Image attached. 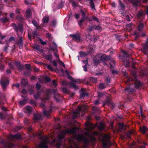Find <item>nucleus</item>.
Wrapping results in <instances>:
<instances>
[{"label": "nucleus", "mask_w": 148, "mask_h": 148, "mask_svg": "<svg viewBox=\"0 0 148 148\" xmlns=\"http://www.w3.org/2000/svg\"><path fill=\"white\" fill-rule=\"evenodd\" d=\"M75 137L77 141L83 142L84 145H87L89 142L88 137L81 134L76 135Z\"/></svg>", "instance_id": "obj_1"}, {"label": "nucleus", "mask_w": 148, "mask_h": 148, "mask_svg": "<svg viewBox=\"0 0 148 148\" xmlns=\"http://www.w3.org/2000/svg\"><path fill=\"white\" fill-rule=\"evenodd\" d=\"M11 26L13 27L15 31L17 33H18L19 31L21 34L23 33V27L22 25L19 24L17 25L16 24L14 23H11Z\"/></svg>", "instance_id": "obj_2"}, {"label": "nucleus", "mask_w": 148, "mask_h": 148, "mask_svg": "<svg viewBox=\"0 0 148 148\" xmlns=\"http://www.w3.org/2000/svg\"><path fill=\"white\" fill-rule=\"evenodd\" d=\"M0 82L2 89L3 90H5L7 87V86L8 85L9 83L8 79L5 77H3L1 80Z\"/></svg>", "instance_id": "obj_3"}, {"label": "nucleus", "mask_w": 148, "mask_h": 148, "mask_svg": "<svg viewBox=\"0 0 148 148\" xmlns=\"http://www.w3.org/2000/svg\"><path fill=\"white\" fill-rule=\"evenodd\" d=\"M130 74L132 76V78H129L127 79V82H130L134 80H137V76L136 75V72L135 70H133L131 71L130 72Z\"/></svg>", "instance_id": "obj_4"}, {"label": "nucleus", "mask_w": 148, "mask_h": 148, "mask_svg": "<svg viewBox=\"0 0 148 148\" xmlns=\"http://www.w3.org/2000/svg\"><path fill=\"white\" fill-rule=\"evenodd\" d=\"M1 144L3 145L4 148H10L14 146L13 144L5 142L4 140L3 139L0 141Z\"/></svg>", "instance_id": "obj_5"}, {"label": "nucleus", "mask_w": 148, "mask_h": 148, "mask_svg": "<svg viewBox=\"0 0 148 148\" xmlns=\"http://www.w3.org/2000/svg\"><path fill=\"white\" fill-rule=\"evenodd\" d=\"M122 53L123 54V55L122 56L123 58H126V66H129V62L128 60L129 58H130V55L128 54L125 51H123Z\"/></svg>", "instance_id": "obj_6"}, {"label": "nucleus", "mask_w": 148, "mask_h": 148, "mask_svg": "<svg viewBox=\"0 0 148 148\" xmlns=\"http://www.w3.org/2000/svg\"><path fill=\"white\" fill-rule=\"evenodd\" d=\"M71 37H72L73 40L77 42H79L81 41V36L79 34H71L70 35Z\"/></svg>", "instance_id": "obj_7"}, {"label": "nucleus", "mask_w": 148, "mask_h": 148, "mask_svg": "<svg viewBox=\"0 0 148 148\" xmlns=\"http://www.w3.org/2000/svg\"><path fill=\"white\" fill-rule=\"evenodd\" d=\"M52 111V109L51 107V106H49L48 107V110H44L43 113L45 116L48 117L50 116Z\"/></svg>", "instance_id": "obj_8"}, {"label": "nucleus", "mask_w": 148, "mask_h": 148, "mask_svg": "<svg viewBox=\"0 0 148 148\" xmlns=\"http://www.w3.org/2000/svg\"><path fill=\"white\" fill-rule=\"evenodd\" d=\"M110 58V56L104 55L101 56L100 60L102 62H107L109 60Z\"/></svg>", "instance_id": "obj_9"}, {"label": "nucleus", "mask_w": 148, "mask_h": 148, "mask_svg": "<svg viewBox=\"0 0 148 148\" xmlns=\"http://www.w3.org/2000/svg\"><path fill=\"white\" fill-rule=\"evenodd\" d=\"M51 94V91L49 90H47L45 92V95L44 97V99L46 100L50 98V95Z\"/></svg>", "instance_id": "obj_10"}, {"label": "nucleus", "mask_w": 148, "mask_h": 148, "mask_svg": "<svg viewBox=\"0 0 148 148\" xmlns=\"http://www.w3.org/2000/svg\"><path fill=\"white\" fill-rule=\"evenodd\" d=\"M78 129V127H75L72 129H68L66 130V132L70 134H74L76 132V130Z\"/></svg>", "instance_id": "obj_11"}, {"label": "nucleus", "mask_w": 148, "mask_h": 148, "mask_svg": "<svg viewBox=\"0 0 148 148\" xmlns=\"http://www.w3.org/2000/svg\"><path fill=\"white\" fill-rule=\"evenodd\" d=\"M134 81L135 82L134 83L135 86V87L136 88H139L142 86V84L141 82H140V81L138 80L137 79V80H134L132 81Z\"/></svg>", "instance_id": "obj_12"}, {"label": "nucleus", "mask_w": 148, "mask_h": 148, "mask_svg": "<svg viewBox=\"0 0 148 148\" xmlns=\"http://www.w3.org/2000/svg\"><path fill=\"white\" fill-rule=\"evenodd\" d=\"M138 143L141 145L138 146V148H145V146L148 145L146 142L143 141H139Z\"/></svg>", "instance_id": "obj_13"}, {"label": "nucleus", "mask_w": 148, "mask_h": 148, "mask_svg": "<svg viewBox=\"0 0 148 148\" xmlns=\"http://www.w3.org/2000/svg\"><path fill=\"white\" fill-rule=\"evenodd\" d=\"M87 17H82V19L78 22V24L79 26L81 27L82 25V23L85 21H87Z\"/></svg>", "instance_id": "obj_14"}, {"label": "nucleus", "mask_w": 148, "mask_h": 148, "mask_svg": "<svg viewBox=\"0 0 148 148\" xmlns=\"http://www.w3.org/2000/svg\"><path fill=\"white\" fill-rule=\"evenodd\" d=\"M98 130L100 131H103L105 128V125L103 123H100L97 125Z\"/></svg>", "instance_id": "obj_15"}, {"label": "nucleus", "mask_w": 148, "mask_h": 148, "mask_svg": "<svg viewBox=\"0 0 148 148\" xmlns=\"http://www.w3.org/2000/svg\"><path fill=\"white\" fill-rule=\"evenodd\" d=\"M34 117L35 120H40L41 119V115L39 113H35L34 114Z\"/></svg>", "instance_id": "obj_16"}, {"label": "nucleus", "mask_w": 148, "mask_h": 148, "mask_svg": "<svg viewBox=\"0 0 148 148\" xmlns=\"http://www.w3.org/2000/svg\"><path fill=\"white\" fill-rule=\"evenodd\" d=\"M25 14L26 18H30L32 16V13L30 9H28L26 11Z\"/></svg>", "instance_id": "obj_17"}, {"label": "nucleus", "mask_w": 148, "mask_h": 148, "mask_svg": "<svg viewBox=\"0 0 148 148\" xmlns=\"http://www.w3.org/2000/svg\"><path fill=\"white\" fill-rule=\"evenodd\" d=\"M19 40L17 42V44L19 45L20 47H22L23 46V40L22 36H20L19 37Z\"/></svg>", "instance_id": "obj_18"}, {"label": "nucleus", "mask_w": 148, "mask_h": 148, "mask_svg": "<svg viewBox=\"0 0 148 148\" xmlns=\"http://www.w3.org/2000/svg\"><path fill=\"white\" fill-rule=\"evenodd\" d=\"M137 32L136 31H135L134 32V33L133 34L134 35H135L134 37V40H136L138 39V38L139 37H140L142 33L141 32Z\"/></svg>", "instance_id": "obj_19"}, {"label": "nucleus", "mask_w": 148, "mask_h": 148, "mask_svg": "<svg viewBox=\"0 0 148 148\" xmlns=\"http://www.w3.org/2000/svg\"><path fill=\"white\" fill-rule=\"evenodd\" d=\"M54 98L55 100L58 102L60 100L61 97L58 93H55L54 95Z\"/></svg>", "instance_id": "obj_20"}, {"label": "nucleus", "mask_w": 148, "mask_h": 148, "mask_svg": "<svg viewBox=\"0 0 148 148\" xmlns=\"http://www.w3.org/2000/svg\"><path fill=\"white\" fill-rule=\"evenodd\" d=\"M125 92L127 91L128 92H133L135 91V89L133 88L128 87L124 89Z\"/></svg>", "instance_id": "obj_21"}, {"label": "nucleus", "mask_w": 148, "mask_h": 148, "mask_svg": "<svg viewBox=\"0 0 148 148\" xmlns=\"http://www.w3.org/2000/svg\"><path fill=\"white\" fill-rule=\"evenodd\" d=\"M143 51L145 53L148 52V38L145 45L143 47Z\"/></svg>", "instance_id": "obj_22"}, {"label": "nucleus", "mask_w": 148, "mask_h": 148, "mask_svg": "<svg viewBox=\"0 0 148 148\" xmlns=\"http://www.w3.org/2000/svg\"><path fill=\"white\" fill-rule=\"evenodd\" d=\"M147 130V128L145 126H143L140 128V131L143 134H145V133L146 131Z\"/></svg>", "instance_id": "obj_23"}, {"label": "nucleus", "mask_w": 148, "mask_h": 148, "mask_svg": "<svg viewBox=\"0 0 148 148\" xmlns=\"http://www.w3.org/2000/svg\"><path fill=\"white\" fill-rule=\"evenodd\" d=\"M132 3L133 6L134 7H136L138 6L139 3V0H134L132 1Z\"/></svg>", "instance_id": "obj_24"}, {"label": "nucleus", "mask_w": 148, "mask_h": 148, "mask_svg": "<svg viewBox=\"0 0 148 148\" xmlns=\"http://www.w3.org/2000/svg\"><path fill=\"white\" fill-rule=\"evenodd\" d=\"M79 54L81 57H85L87 56L88 54L90 53V52H87L88 53H86L85 52L83 51H80L79 52Z\"/></svg>", "instance_id": "obj_25"}, {"label": "nucleus", "mask_w": 148, "mask_h": 148, "mask_svg": "<svg viewBox=\"0 0 148 148\" xmlns=\"http://www.w3.org/2000/svg\"><path fill=\"white\" fill-rule=\"evenodd\" d=\"M144 27V25L142 23H140L138 26L137 27V30L139 32H142L143 31V29Z\"/></svg>", "instance_id": "obj_26"}, {"label": "nucleus", "mask_w": 148, "mask_h": 148, "mask_svg": "<svg viewBox=\"0 0 148 148\" xmlns=\"http://www.w3.org/2000/svg\"><path fill=\"white\" fill-rule=\"evenodd\" d=\"M119 6L121 9L120 10L124 11L125 10V7L124 5L120 1H119Z\"/></svg>", "instance_id": "obj_27"}, {"label": "nucleus", "mask_w": 148, "mask_h": 148, "mask_svg": "<svg viewBox=\"0 0 148 148\" xmlns=\"http://www.w3.org/2000/svg\"><path fill=\"white\" fill-rule=\"evenodd\" d=\"M99 88L101 90L105 89L106 87L105 84L104 83H100L99 85Z\"/></svg>", "instance_id": "obj_28"}, {"label": "nucleus", "mask_w": 148, "mask_h": 148, "mask_svg": "<svg viewBox=\"0 0 148 148\" xmlns=\"http://www.w3.org/2000/svg\"><path fill=\"white\" fill-rule=\"evenodd\" d=\"M97 82V79L95 77H90L88 79V82L95 83Z\"/></svg>", "instance_id": "obj_29"}, {"label": "nucleus", "mask_w": 148, "mask_h": 148, "mask_svg": "<svg viewBox=\"0 0 148 148\" xmlns=\"http://www.w3.org/2000/svg\"><path fill=\"white\" fill-rule=\"evenodd\" d=\"M99 57H96L93 59V62L94 64L96 65H97L99 62Z\"/></svg>", "instance_id": "obj_30"}, {"label": "nucleus", "mask_w": 148, "mask_h": 148, "mask_svg": "<svg viewBox=\"0 0 148 148\" xmlns=\"http://www.w3.org/2000/svg\"><path fill=\"white\" fill-rule=\"evenodd\" d=\"M39 148H48V147L46 145L45 142H43L40 144L39 145Z\"/></svg>", "instance_id": "obj_31"}, {"label": "nucleus", "mask_w": 148, "mask_h": 148, "mask_svg": "<svg viewBox=\"0 0 148 148\" xmlns=\"http://www.w3.org/2000/svg\"><path fill=\"white\" fill-rule=\"evenodd\" d=\"M108 141H105L104 140H103L102 144L103 145L102 148H108Z\"/></svg>", "instance_id": "obj_32"}, {"label": "nucleus", "mask_w": 148, "mask_h": 148, "mask_svg": "<svg viewBox=\"0 0 148 148\" xmlns=\"http://www.w3.org/2000/svg\"><path fill=\"white\" fill-rule=\"evenodd\" d=\"M26 112H28L29 113H30L32 112V109L31 107L27 106L25 108Z\"/></svg>", "instance_id": "obj_33"}, {"label": "nucleus", "mask_w": 148, "mask_h": 148, "mask_svg": "<svg viewBox=\"0 0 148 148\" xmlns=\"http://www.w3.org/2000/svg\"><path fill=\"white\" fill-rule=\"evenodd\" d=\"M132 134V131L130 130L128 132L125 133V135L127 138H131V135Z\"/></svg>", "instance_id": "obj_34"}, {"label": "nucleus", "mask_w": 148, "mask_h": 148, "mask_svg": "<svg viewBox=\"0 0 148 148\" xmlns=\"http://www.w3.org/2000/svg\"><path fill=\"white\" fill-rule=\"evenodd\" d=\"M49 21V16H45L43 18V23H48Z\"/></svg>", "instance_id": "obj_35"}, {"label": "nucleus", "mask_w": 148, "mask_h": 148, "mask_svg": "<svg viewBox=\"0 0 148 148\" xmlns=\"http://www.w3.org/2000/svg\"><path fill=\"white\" fill-rule=\"evenodd\" d=\"M88 94L87 93L84 92V91H82L80 94L79 96L81 98H82L85 96H88Z\"/></svg>", "instance_id": "obj_36"}, {"label": "nucleus", "mask_w": 148, "mask_h": 148, "mask_svg": "<svg viewBox=\"0 0 148 148\" xmlns=\"http://www.w3.org/2000/svg\"><path fill=\"white\" fill-rule=\"evenodd\" d=\"M9 21V19L7 18L6 17H3L1 18H0L1 21L4 23H5L8 22Z\"/></svg>", "instance_id": "obj_37"}, {"label": "nucleus", "mask_w": 148, "mask_h": 148, "mask_svg": "<svg viewBox=\"0 0 148 148\" xmlns=\"http://www.w3.org/2000/svg\"><path fill=\"white\" fill-rule=\"evenodd\" d=\"M21 84L25 86H26L28 84V82L27 80L24 78L22 79L21 81Z\"/></svg>", "instance_id": "obj_38"}, {"label": "nucleus", "mask_w": 148, "mask_h": 148, "mask_svg": "<svg viewBox=\"0 0 148 148\" xmlns=\"http://www.w3.org/2000/svg\"><path fill=\"white\" fill-rule=\"evenodd\" d=\"M64 3L63 1H62L60 3H58V5L57 6L58 9H59L63 8L64 6Z\"/></svg>", "instance_id": "obj_39"}, {"label": "nucleus", "mask_w": 148, "mask_h": 148, "mask_svg": "<svg viewBox=\"0 0 148 148\" xmlns=\"http://www.w3.org/2000/svg\"><path fill=\"white\" fill-rule=\"evenodd\" d=\"M27 101V98H25L23 100L19 101V103L21 105H24L26 103Z\"/></svg>", "instance_id": "obj_40"}, {"label": "nucleus", "mask_w": 148, "mask_h": 148, "mask_svg": "<svg viewBox=\"0 0 148 148\" xmlns=\"http://www.w3.org/2000/svg\"><path fill=\"white\" fill-rule=\"evenodd\" d=\"M34 48L40 52H43V50L40 48L39 45H36L34 47Z\"/></svg>", "instance_id": "obj_41"}, {"label": "nucleus", "mask_w": 148, "mask_h": 148, "mask_svg": "<svg viewBox=\"0 0 148 148\" xmlns=\"http://www.w3.org/2000/svg\"><path fill=\"white\" fill-rule=\"evenodd\" d=\"M69 85L71 87L75 89L77 88V86L73 82H71L69 84Z\"/></svg>", "instance_id": "obj_42"}, {"label": "nucleus", "mask_w": 148, "mask_h": 148, "mask_svg": "<svg viewBox=\"0 0 148 148\" xmlns=\"http://www.w3.org/2000/svg\"><path fill=\"white\" fill-rule=\"evenodd\" d=\"M16 19L19 21H22L24 20V18L22 16L20 15H18L16 17Z\"/></svg>", "instance_id": "obj_43"}, {"label": "nucleus", "mask_w": 148, "mask_h": 148, "mask_svg": "<svg viewBox=\"0 0 148 148\" xmlns=\"http://www.w3.org/2000/svg\"><path fill=\"white\" fill-rule=\"evenodd\" d=\"M111 102L109 98H107V100L104 102V105H108Z\"/></svg>", "instance_id": "obj_44"}, {"label": "nucleus", "mask_w": 148, "mask_h": 148, "mask_svg": "<svg viewBox=\"0 0 148 148\" xmlns=\"http://www.w3.org/2000/svg\"><path fill=\"white\" fill-rule=\"evenodd\" d=\"M52 54H50L49 55H46L45 57V58L47 60H50V61H51V59L52 58Z\"/></svg>", "instance_id": "obj_45"}, {"label": "nucleus", "mask_w": 148, "mask_h": 148, "mask_svg": "<svg viewBox=\"0 0 148 148\" xmlns=\"http://www.w3.org/2000/svg\"><path fill=\"white\" fill-rule=\"evenodd\" d=\"M88 30L89 32H91L93 29H95V25H93L92 26H89L88 27Z\"/></svg>", "instance_id": "obj_46"}, {"label": "nucleus", "mask_w": 148, "mask_h": 148, "mask_svg": "<svg viewBox=\"0 0 148 148\" xmlns=\"http://www.w3.org/2000/svg\"><path fill=\"white\" fill-rule=\"evenodd\" d=\"M124 126V125L123 123H120L119 126V130L122 131L123 130Z\"/></svg>", "instance_id": "obj_47"}, {"label": "nucleus", "mask_w": 148, "mask_h": 148, "mask_svg": "<svg viewBox=\"0 0 148 148\" xmlns=\"http://www.w3.org/2000/svg\"><path fill=\"white\" fill-rule=\"evenodd\" d=\"M90 4L92 9H95V5L93 1H90Z\"/></svg>", "instance_id": "obj_48"}, {"label": "nucleus", "mask_w": 148, "mask_h": 148, "mask_svg": "<svg viewBox=\"0 0 148 148\" xmlns=\"http://www.w3.org/2000/svg\"><path fill=\"white\" fill-rule=\"evenodd\" d=\"M24 66L23 64H20L18 66V71L22 70L24 69Z\"/></svg>", "instance_id": "obj_49"}, {"label": "nucleus", "mask_w": 148, "mask_h": 148, "mask_svg": "<svg viewBox=\"0 0 148 148\" xmlns=\"http://www.w3.org/2000/svg\"><path fill=\"white\" fill-rule=\"evenodd\" d=\"M29 103L31 104L34 106H36L37 105V103L36 102L33 100H31L30 101Z\"/></svg>", "instance_id": "obj_50"}, {"label": "nucleus", "mask_w": 148, "mask_h": 148, "mask_svg": "<svg viewBox=\"0 0 148 148\" xmlns=\"http://www.w3.org/2000/svg\"><path fill=\"white\" fill-rule=\"evenodd\" d=\"M81 13L82 14V17H87V16H86V14L85 12L83 11V10H80Z\"/></svg>", "instance_id": "obj_51"}, {"label": "nucleus", "mask_w": 148, "mask_h": 148, "mask_svg": "<svg viewBox=\"0 0 148 148\" xmlns=\"http://www.w3.org/2000/svg\"><path fill=\"white\" fill-rule=\"evenodd\" d=\"M72 5L73 7H75L78 6V3L76 2L75 1H73L72 2Z\"/></svg>", "instance_id": "obj_52"}, {"label": "nucleus", "mask_w": 148, "mask_h": 148, "mask_svg": "<svg viewBox=\"0 0 148 148\" xmlns=\"http://www.w3.org/2000/svg\"><path fill=\"white\" fill-rule=\"evenodd\" d=\"M106 84H108L111 82V78H110L109 77H108L106 78Z\"/></svg>", "instance_id": "obj_53"}, {"label": "nucleus", "mask_w": 148, "mask_h": 148, "mask_svg": "<svg viewBox=\"0 0 148 148\" xmlns=\"http://www.w3.org/2000/svg\"><path fill=\"white\" fill-rule=\"evenodd\" d=\"M101 29V27L99 25H95V30H99Z\"/></svg>", "instance_id": "obj_54"}, {"label": "nucleus", "mask_w": 148, "mask_h": 148, "mask_svg": "<svg viewBox=\"0 0 148 148\" xmlns=\"http://www.w3.org/2000/svg\"><path fill=\"white\" fill-rule=\"evenodd\" d=\"M108 106L113 109L115 107V104L112 102L110 103L108 105Z\"/></svg>", "instance_id": "obj_55"}, {"label": "nucleus", "mask_w": 148, "mask_h": 148, "mask_svg": "<svg viewBox=\"0 0 148 148\" xmlns=\"http://www.w3.org/2000/svg\"><path fill=\"white\" fill-rule=\"evenodd\" d=\"M62 91L63 92L67 93L68 92L67 88L66 87H64L62 88Z\"/></svg>", "instance_id": "obj_56"}, {"label": "nucleus", "mask_w": 148, "mask_h": 148, "mask_svg": "<svg viewBox=\"0 0 148 148\" xmlns=\"http://www.w3.org/2000/svg\"><path fill=\"white\" fill-rule=\"evenodd\" d=\"M13 137L16 139H19L21 138V135L18 134H16L13 136Z\"/></svg>", "instance_id": "obj_57"}, {"label": "nucleus", "mask_w": 148, "mask_h": 148, "mask_svg": "<svg viewBox=\"0 0 148 148\" xmlns=\"http://www.w3.org/2000/svg\"><path fill=\"white\" fill-rule=\"evenodd\" d=\"M25 68L29 70L31 69V66L29 64H25Z\"/></svg>", "instance_id": "obj_58"}, {"label": "nucleus", "mask_w": 148, "mask_h": 148, "mask_svg": "<svg viewBox=\"0 0 148 148\" xmlns=\"http://www.w3.org/2000/svg\"><path fill=\"white\" fill-rule=\"evenodd\" d=\"M44 79L47 82H49L51 81V79L50 78L47 76L45 77Z\"/></svg>", "instance_id": "obj_59"}, {"label": "nucleus", "mask_w": 148, "mask_h": 148, "mask_svg": "<svg viewBox=\"0 0 148 148\" xmlns=\"http://www.w3.org/2000/svg\"><path fill=\"white\" fill-rule=\"evenodd\" d=\"M32 23L35 27H36L38 25L37 22L35 20H33L32 21Z\"/></svg>", "instance_id": "obj_60"}, {"label": "nucleus", "mask_w": 148, "mask_h": 148, "mask_svg": "<svg viewBox=\"0 0 148 148\" xmlns=\"http://www.w3.org/2000/svg\"><path fill=\"white\" fill-rule=\"evenodd\" d=\"M39 41L42 45H46V42L44 41L42 39H40Z\"/></svg>", "instance_id": "obj_61"}, {"label": "nucleus", "mask_w": 148, "mask_h": 148, "mask_svg": "<svg viewBox=\"0 0 148 148\" xmlns=\"http://www.w3.org/2000/svg\"><path fill=\"white\" fill-rule=\"evenodd\" d=\"M93 20H95L97 23H99V19L95 16H93Z\"/></svg>", "instance_id": "obj_62"}, {"label": "nucleus", "mask_w": 148, "mask_h": 148, "mask_svg": "<svg viewBox=\"0 0 148 148\" xmlns=\"http://www.w3.org/2000/svg\"><path fill=\"white\" fill-rule=\"evenodd\" d=\"M62 145V144L60 143H57L56 145V147L57 148H60L61 146Z\"/></svg>", "instance_id": "obj_63"}, {"label": "nucleus", "mask_w": 148, "mask_h": 148, "mask_svg": "<svg viewBox=\"0 0 148 148\" xmlns=\"http://www.w3.org/2000/svg\"><path fill=\"white\" fill-rule=\"evenodd\" d=\"M9 67L11 69H14V65L11 63H8Z\"/></svg>", "instance_id": "obj_64"}]
</instances>
